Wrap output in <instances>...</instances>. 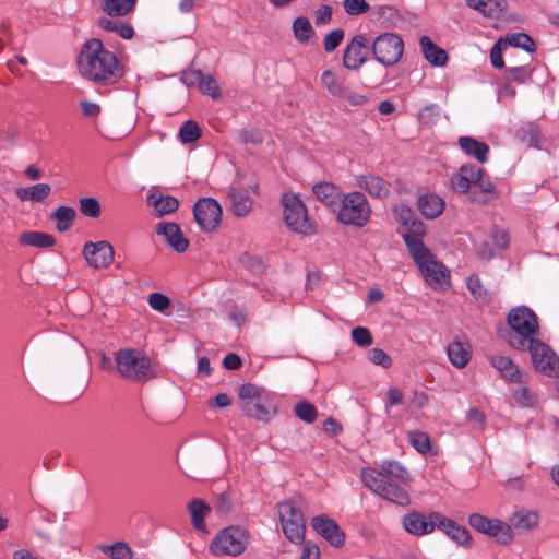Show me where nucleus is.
Listing matches in <instances>:
<instances>
[{"label": "nucleus", "mask_w": 559, "mask_h": 559, "mask_svg": "<svg viewBox=\"0 0 559 559\" xmlns=\"http://www.w3.org/2000/svg\"><path fill=\"white\" fill-rule=\"evenodd\" d=\"M409 475L406 468L395 460H384L379 468L367 467L361 471L364 485L382 499L401 507L411 503L405 489Z\"/></svg>", "instance_id": "obj_1"}, {"label": "nucleus", "mask_w": 559, "mask_h": 559, "mask_svg": "<svg viewBox=\"0 0 559 559\" xmlns=\"http://www.w3.org/2000/svg\"><path fill=\"white\" fill-rule=\"evenodd\" d=\"M78 68L84 79L99 85L116 84L124 75L123 64L98 38H92L82 46Z\"/></svg>", "instance_id": "obj_2"}, {"label": "nucleus", "mask_w": 559, "mask_h": 559, "mask_svg": "<svg viewBox=\"0 0 559 559\" xmlns=\"http://www.w3.org/2000/svg\"><path fill=\"white\" fill-rule=\"evenodd\" d=\"M424 235L425 226L415 224L414 234L405 237V245L425 281L433 288L442 287L449 277V271L425 246Z\"/></svg>", "instance_id": "obj_3"}, {"label": "nucleus", "mask_w": 559, "mask_h": 559, "mask_svg": "<svg viewBox=\"0 0 559 559\" xmlns=\"http://www.w3.org/2000/svg\"><path fill=\"white\" fill-rule=\"evenodd\" d=\"M507 323L511 329L508 344L516 350H526V344L539 334L538 318L526 306L512 308L507 316Z\"/></svg>", "instance_id": "obj_4"}, {"label": "nucleus", "mask_w": 559, "mask_h": 559, "mask_svg": "<svg viewBox=\"0 0 559 559\" xmlns=\"http://www.w3.org/2000/svg\"><path fill=\"white\" fill-rule=\"evenodd\" d=\"M115 361L119 374L133 381H144L154 376L151 360L140 350L123 348L115 353Z\"/></svg>", "instance_id": "obj_5"}, {"label": "nucleus", "mask_w": 559, "mask_h": 559, "mask_svg": "<svg viewBox=\"0 0 559 559\" xmlns=\"http://www.w3.org/2000/svg\"><path fill=\"white\" fill-rule=\"evenodd\" d=\"M370 206L362 192L344 194L340 201L337 219L344 225L364 227L370 219Z\"/></svg>", "instance_id": "obj_6"}, {"label": "nucleus", "mask_w": 559, "mask_h": 559, "mask_svg": "<svg viewBox=\"0 0 559 559\" xmlns=\"http://www.w3.org/2000/svg\"><path fill=\"white\" fill-rule=\"evenodd\" d=\"M282 205L285 223L290 230L306 236L316 233V226L310 222L306 205L299 194L283 193Z\"/></svg>", "instance_id": "obj_7"}, {"label": "nucleus", "mask_w": 559, "mask_h": 559, "mask_svg": "<svg viewBox=\"0 0 559 559\" xmlns=\"http://www.w3.org/2000/svg\"><path fill=\"white\" fill-rule=\"evenodd\" d=\"M248 543V532L239 526L221 530L213 538L210 549L214 556H238Z\"/></svg>", "instance_id": "obj_8"}, {"label": "nucleus", "mask_w": 559, "mask_h": 559, "mask_svg": "<svg viewBox=\"0 0 559 559\" xmlns=\"http://www.w3.org/2000/svg\"><path fill=\"white\" fill-rule=\"evenodd\" d=\"M370 45L373 58L385 68L395 66L403 56L404 43L395 33L380 34Z\"/></svg>", "instance_id": "obj_9"}, {"label": "nucleus", "mask_w": 559, "mask_h": 559, "mask_svg": "<svg viewBox=\"0 0 559 559\" xmlns=\"http://www.w3.org/2000/svg\"><path fill=\"white\" fill-rule=\"evenodd\" d=\"M277 508L285 536L293 543L302 542L306 524L301 510L292 501L282 502Z\"/></svg>", "instance_id": "obj_10"}, {"label": "nucleus", "mask_w": 559, "mask_h": 559, "mask_svg": "<svg viewBox=\"0 0 559 559\" xmlns=\"http://www.w3.org/2000/svg\"><path fill=\"white\" fill-rule=\"evenodd\" d=\"M526 349L536 371L550 378L559 377V357L546 343L536 338L526 344Z\"/></svg>", "instance_id": "obj_11"}, {"label": "nucleus", "mask_w": 559, "mask_h": 559, "mask_svg": "<svg viewBox=\"0 0 559 559\" xmlns=\"http://www.w3.org/2000/svg\"><path fill=\"white\" fill-rule=\"evenodd\" d=\"M222 207L213 198H202L193 206L194 219L204 233L217 228L222 221Z\"/></svg>", "instance_id": "obj_12"}, {"label": "nucleus", "mask_w": 559, "mask_h": 559, "mask_svg": "<svg viewBox=\"0 0 559 559\" xmlns=\"http://www.w3.org/2000/svg\"><path fill=\"white\" fill-rule=\"evenodd\" d=\"M469 525L476 531L487 534L501 544H509L513 539L510 525L498 519H489L479 513H473L468 518Z\"/></svg>", "instance_id": "obj_13"}, {"label": "nucleus", "mask_w": 559, "mask_h": 559, "mask_svg": "<svg viewBox=\"0 0 559 559\" xmlns=\"http://www.w3.org/2000/svg\"><path fill=\"white\" fill-rule=\"evenodd\" d=\"M371 45L367 35L357 34L352 38L344 50V67L348 70H358L368 60Z\"/></svg>", "instance_id": "obj_14"}, {"label": "nucleus", "mask_w": 559, "mask_h": 559, "mask_svg": "<svg viewBox=\"0 0 559 559\" xmlns=\"http://www.w3.org/2000/svg\"><path fill=\"white\" fill-rule=\"evenodd\" d=\"M439 512H430L425 515L417 511L406 513L402 519L403 527L413 535H426L432 533L439 526V520L433 515H440Z\"/></svg>", "instance_id": "obj_15"}, {"label": "nucleus", "mask_w": 559, "mask_h": 559, "mask_svg": "<svg viewBox=\"0 0 559 559\" xmlns=\"http://www.w3.org/2000/svg\"><path fill=\"white\" fill-rule=\"evenodd\" d=\"M114 254L112 246L105 240L97 242L88 241L83 248L84 258L88 265L94 269L107 267L112 262Z\"/></svg>", "instance_id": "obj_16"}, {"label": "nucleus", "mask_w": 559, "mask_h": 559, "mask_svg": "<svg viewBox=\"0 0 559 559\" xmlns=\"http://www.w3.org/2000/svg\"><path fill=\"white\" fill-rule=\"evenodd\" d=\"M311 526L334 547H340L345 542V534L338 524L325 514L313 516Z\"/></svg>", "instance_id": "obj_17"}, {"label": "nucleus", "mask_w": 559, "mask_h": 559, "mask_svg": "<svg viewBox=\"0 0 559 559\" xmlns=\"http://www.w3.org/2000/svg\"><path fill=\"white\" fill-rule=\"evenodd\" d=\"M497 197L498 193L496 186L485 169L481 168V174L474 177V182L471 190V200L479 204H487Z\"/></svg>", "instance_id": "obj_18"}, {"label": "nucleus", "mask_w": 559, "mask_h": 559, "mask_svg": "<svg viewBox=\"0 0 559 559\" xmlns=\"http://www.w3.org/2000/svg\"><path fill=\"white\" fill-rule=\"evenodd\" d=\"M155 233L164 236L167 243L178 253L187 251L189 240L183 236L178 224L160 222L155 226Z\"/></svg>", "instance_id": "obj_19"}, {"label": "nucleus", "mask_w": 559, "mask_h": 559, "mask_svg": "<svg viewBox=\"0 0 559 559\" xmlns=\"http://www.w3.org/2000/svg\"><path fill=\"white\" fill-rule=\"evenodd\" d=\"M481 174V167L477 165H462L459 170L452 175L450 182L452 189L460 194L469 193L473 187L474 177Z\"/></svg>", "instance_id": "obj_20"}, {"label": "nucleus", "mask_w": 559, "mask_h": 559, "mask_svg": "<svg viewBox=\"0 0 559 559\" xmlns=\"http://www.w3.org/2000/svg\"><path fill=\"white\" fill-rule=\"evenodd\" d=\"M490 365L499 371L500 376L510 382L521 383L522 374L516 364L508 356L493 354L489 356Z\"/></svg>", "instance_id": "obj_21"}, {"label": "nucleus", "mask_w": 559, "mask_h": 559, "mask_svg": "<svg viewBox=\"0 0 559 559\" xmlns=\"http://www.w3.org/2000/svg\"><path fill=\"white\" fill-rule=\"evenodd\" d=\"M357 185L365 189L371 197L384 199L390 193V185L383 178L374 175H361L357 177Z\"/></svg>", "instance_id": "obj_22"}, {"label": "nucleus", "mask_w": 559, "mask_h": 559, "mask_svg": "<svg viewBox=\"0 0 559 559\" xmlns=\"http://www.w3.org/2000/svg\"><path fill=\"white\" fill-rule=\"evenodd\" d=\"M417 206L426 218L433 219L442 214L445 202L436 193H425L418 198Z\"/></svg>", "instance_id": "obj_23"}, {"label": "nucleus", "mask_w": 559, "mask_h": 559, "mask_svg": "<svg viewBox=\"0 0 559 559\" xmlns=\"http://www.w3.org/2000/svg\"><path fill=\"white\" fill-rule=\"evenodd\" d=\"M312 192L316 198L331 207L333 211L340 205L342 193L338 188L332 182H320L313 186Z\"/></svg>", "instance_id": "obj_24"}, {"label": "nucleus", "mask_w": 559, "mask_h": 559, "mask_svg": "<svg viewBox=\"0 0 559 559\" xmlns=\"http://www.w3.org/2000/svg\"><path fill=\"white\" fill-rule=\"evenodd\" d=\"M188 512L191 516L192 526L200 532L206 533L205 518L211 513V507L200 498H193L187 506Z\"/></svg>", "instance_id": "obj_25"}, {"label": "nucleus", "mask_w": 559, "mask_h": 559, "mask_svg": "<svg viewBox=\"0 0 559 559\" xmlns=\"http://www.w3.org/2000/svg\"><path fill=\"white\" fill-rule=\"evenodd\" d=\"M439 520L438 528L447 534L451 539L460 545H467L469 543V534L465 527L460 526L455 521L445 518L444 515H433Z\"/></svg>", "instance_id": "obj_26"}, {"label": "nucleus", "mask_w": 559, "mask_h": 559, "mask_svg": "<svg viewBox=\"0 0 559 559\" xmlns=\"http://www.w3.org/2000/svg\"><path fill=\"white\" fill-rule=\"evenodd\" d=\"M419 45L425 59L436 67H443L448 62V53L437 46L428 36H421Z\"/></svg>", "instance_id": "obj_27"}, {"label": "nucleus", "mask_w": 559, "mask_h": 559, "mask_svg": "<svg viewBox=\"0 0 559 559\" xmlns=\"http://www.w3.org/2000/svg\"><path fill=\"white\" fill-rule=\"evenodd\" d=\"M460 148L468 156L476 158L479 163H486L489 155V146L472 136L459 138Z\"/></svg>", "instance_id": "obj_28"}, {"label": "nucleus", "mask_w": 559, "mask_h": 559, "mask_svg": "<svg viewBox=\"0 0 559 559\" xmlns=\"http://www.w3.org/2000/svg\"><path fill=\"white\" fill-rule=\"evenodd\" d=\"M231 204V211L236 216H246L252 206V200L247 191L238 188H231L228 193Z\"/></svg>", "instance_id": "obj_29"}, {"label": "nucleus", "mask_w": 559, "mask_h": 559, "mask_svg": "<svg viewBox=\"0 0 559 559\" xmlns=\"http://www.w3.org/2000/svg\"><path fill=\"white\" fill-rule=\"evenodd\" d=\"M147 203L154 207V213L157 217L174 213L179 206V201L175 197H157L154 193L147 197Z\"/></svg>", "instance_id": "obj_30"}, {"label": "nucleus", "mask_w": 559, "mask_h": 559, "mask_svg": "<svg viewBox=\"0 0 559 559\" xmlns=\"http://www.w3.org/2000/svg\"><path fill=\"white\" fill-rule=\"evenodd\" d=\"M466 4L487 17H498L504 10V0H466Z\"/></svg>", "instance_id": "obj_31"}, {"label": "nucleus", "mask_w": 559, "mask_h": 559, "mask_svg": "<svg viewBox=\"0 0 559 559\" xmlns=\"http://www.w3.org/2000/svg\"><path fill=\"white\" fill-rule=\"evenodd\" d=\"M51 192V188L48 183H36L32 187L27 188H17L15 190V194L20 201H33V202H41L44 201Z\"/></svg>", "instance_id": "obj_32"}, {"label": "nucleus", "mask_w": 559, "mask_h": 559, "mask_svg": "<svg viewBox=\"0 0 559 559\" xmlns=\"http://www.w3.org/2000/svg\"><path fill=\"white\" fill-rule=\"evenodd\" d=\"M19 241L22 246H29L35 248H49L56 243L53 236L41 231H24L20 235Z\"/></svg>", "instance_id": "obj_33"}, {"label": "nucleus", "mask_w": 559, "mask_h": 559, "mask_svg": "<svg viewBox=\"0 0 559 559\" xmlns=\"http://www.w3.org/2000/svg\"><path fill=\"white\" fill-rule=\"evenodd\" d=\"M98 25L102 29L119 35L123 39H131L135 32L130 23L122 22L119 20H112L110 17H100Z\"/></svg>", "instance_id": "obj_34"}, {"label": "nucleus", "mask_w": 559, "mask_h": 559, "mask_svg": "<svg viewBox=\"0 0 559 559\" xmlns=\"http://www.w3.org/2000/svg\"><path fill=\"white\" fill-rule=\"evenodd\" d=\"M136 0H103L102 9L110 17L124 16L135 7Z\"/></svg>", "instance_id": "obj_35"}, {"label": "nucleus", "mask_w": 559, "mask_h": 559, "mask_svg": "<svg viewBox=\"0 0 559 559\" xmlns=\"http://www.w3.org/2000/svg\"><path fill=\"white\" fill-rule=\"evenodd\" d=\"M76 217V211L70 206H59L50 214L51 219H56V229L59 233L69 230Z\"/></svg>", "instance_id": "obj_36"}, {"label": "nucleus", "mask_w": 559, "mask_h": 559, "mask_svg": "<svg viewBox=\"0 0 559 559\" xmlns=\"http://www.w3.org/2000/svg\"><path fill=\"white\" fill-rule=\"evenodd\" d=\"M466 285L469 293L478 302L489 304L492 300L491 293L483 286L481 281L477 275H469L466 278Z\"/></svg>", "instance_id": "obj_37"}, {"label": "nucleus", "mask_w": 559, "mask_h": 559, "mask_svg": "<svg viewBox=\"0 0 559 559\" xmlns=\"http://www.w3.org/2000/svg\"><path fill=\"white\" fill-rule=\"evenodd\" d=\"M241 409L243 413L257 420L269 421L272 417V412L269 407L264 406L260 402L247 401L241 403Z\"/></svg>", "instance_id": "obj_38"}, {"label": "nucleus", "mask_w": 559, "mask_h": 559, "mask_svg": "<svg viewBox=\"0 0 559 559\" xmlns=\"http://www.w3.org/2000/svg\"><path fill=\"white\" fill-rule=\"evenodd\" d=\"M293 31L295 38L301 44H307L314 34L313 27L306 16L295 19L293 22Z\"/></svg>", "instance_id": "obj_39"}, {"label": "nucleus", "mask_w": 559, "mask_h": 559, "mask_svg": "<svg viewBox=\"0 0 559 559\" xmlns=\"http://www.w3.org/2000/svg\"><path fill=\"white\" fill-rule=\"evenodd\" d=\"M504 45L508 48L509 46L514 48H521L527 52H534L536 50V45L533 38L525 33H515L508 35L503 38Z\"/></svg>", "instance_id": "obj_40"}, {"label": "nucleus", "mask_w": 559, "mask_h": 559, "mask_svg": "<svg viewBox=\"0 0 559 559\" xmlns=\"http://www.w3.org/2000/svg\"><path fill=\"white\" fill-rule=\"evenodd\" d=\"M449 360L456 368H463L469 360V353L460 342H453L448 346Z\"/></svg>", "instance_id": "obj_41"}, {"label": "nucleus", "mask_w": 559, "mask_h": 559, "mask_svg": "<svg viewBox=\"0 0 559 559\" xmlns=\"http://www.w3.org/2000/svg\"><path fill=\"white\" fill-rule=\"evenodd\" d=\"M201 129L197 121L187 120L179 129V140L183 144H189L198 141L201 138Z\"/></svg>", "instance_id": "obj_42"}, {"label": "nucleus", "mask_w": 559, "mask_h": 559, "mask_svg": "<svg viewBox=\"0 0 559 559\" xmlns=\"http://www.w3.org/2000/svg\"><path fill=\"white\" fill-rule=\"evenodd\" d=\"M321 83L334 97H341L345 88L342 81L331 70H325L321 74Z\"/></svg>", "instance_id": "obj_43"}, {"label": "nucleus", "mask_w": 559, "mask_h": 559, "mask_svg": "<svg viewBox=\"0 0 559 559\" xmlns=\"http://www.w3.org/2000/svg\"><path fill=\"white\" fill-rule=\"evenodd\" d=\"M80 212L91 218H98L102 214L100 203L96 198L86 197L79 200Z\"/></svg>", "instance_id": "obj_44"}, {"label": "nucleus", "mask_w": 559, "mask_h": 559, "mask_svg": "<svg viewBox=\"0 0 559 559\" xmlns=\"http://www.w3.org/2000/svg\"><path fill=\"white\" fill-rule=\"evenodd\" d=\"M295 414L300 420L307 424L314 423L318 417L316 406L307 401H300L295 405Z\"/></svg>", "instance_id": "obj_45"}, {"label": "nucleus", "mask_w": 559, "mask_h": 559, "mask_svg": "<svg viewBox=\"0 0 559 559\" xmlns=\"http://www.w3.org/2000/svg\"><path fill=\"white\" fill-rule=\"evenodd\" d=\"M103 551L110 559H132V549L123 542L104 546Z\"/></svg>", "instance_id": "obj_46"}, {"label": "nucleus", "mask_w": 559, "mask_h": 559, "mask_svg": "<svg viewBox=\"0 0 559 559\" xmlns=\"http://www.w3.org/2000/svg\"><path fill=\"white\" fill-rule=\"evenodd\" d=\"M411 444L421 454H426L431 449L430 438L428 433L414 430L408 433Z\"/></svg>", "instance_id": "obj_47"}, {"label": "nucleus", "mask_w": 559, "mask_h": 559, "mask_svg": "<svg viewBox=\"0 0 559 559\" xmlns=\"http://www.w3.org/2000/svg\"><path fill=\"white\" fill-rule=\"evenodd\" d=\"M441 115V108L438 104H429L418 112V120L421 124L432 126L437 123Z\"/></svg>", "instance_id": "obj_48"}, {"label": "nucleus", "mask_w": 559, "mask_h": 559, "mask_svg": "<svg viewBox=\"0 0 559 559\" xmlns=\"http://www.w3.org/2000/svg\"><path fill=\"white\" fill-rule=\"evenodd\" d=\"M538 524V515L535 512L519 513L514 516V526L518 530L528 531Z\"/></svg>", "instance_id": "obj_49"}, {"label": "nucleus", "mask_w": 559, "mask_h": 559, "mask_svg": "<svg viewBox=\"0 0 559 559\" xmlns=\"http://www.w3.org/2000/svg\"><path fill=\"white\" fill-rule=\"evenodd\" d=\"M400 219H401L402 224L407 227V230L402 234L404 240H405V237L407 235H413L414 234L415 224L418 223L421 226H424L423 222L417 219V217L415 216L414 212L411 209H408V207H405V209L402 207L401 209Z\"/></svg>", "instance_id": "obj_50"}, {"label": "nucleus", "mask_w": 559, "mask_h": 559, "mask_svg": "<svg viewBox=\"0 0 559 559\" xmlns=\"http://www.w3.org/2000/svg\"><path fill=\"white\" fill-rule=\"evenodd\" d=\"M345 32L342 28L334 29L325 35L323 48L326 52H333L344 39Z\"/></svg>", "instance_id": "obj_51"}, {"label": "nucleus", "mask_w": 559, "mask_h": 559, "mask_svg": "<svg viewBox=\"0 0 559 559\" xmlns=\"http://www.w3.org/2000/svg\"><path fill=\"white\" fill-rule=\"evenodd\" d=\"M489 236L497 249L504 250L509 247L510 237L504 229L498 226H493L490 230Z\"/></svg>", "instance_id": "obj_52"}, {"label": "nucleus", "mask_w": 559, "mask_h": 559, "mask_svg": "<svg viewBox=\"0 0 559 559\" xmlns=\"http://www.w3.org/2000/svg\"><path fill=\"white\" fill-rule=\"evenodd\" d=\"M343 7L348 15H360L370 9L366 0H344Z\"/></svg>", "instance_id": "obj_53"}, {"label": "nucleus", "mask_w": 559, "mask_h": 559, "mask_svg": "<svg viewBox=\"0 0 559 559\" xmlns=\"http://www.w3.org/2000/svg\"><path fill=\"white\" fill-rule=\"evenodd\" d=\"M340 98H343L347 100V103L352 107H362L367 102L368 97L357 91L350 90L349 87L345 86L343 90V94Z\"/></svg>", "instance_id": "obj_54"}, {"label": "nucleus", "mask_w": 559, "mask_h": 559, "mask_svg": "<svg viewBox=\"0 0 559 559\" xmlns=\"http://www.w3.org/2000/svg\"><path fill=\"white\" fill-rule=\"evenodd\" d=\"M352 338L360 347H367L372 344V335L367 328L357 326L352 330Z\"/></svg>", "instance_id": "obj_55"}, {"label": "nucleus", "mask_w": 559, "mask_h": 559, "mask_svg": "<svg viewBox=\"0 0 559 559\" xmlns=\"http://www.w3.org/2000/svg\"><path fill=\"white\" fill-rule=\"evenodd\" d=\"M200 90L212 98L219 96V88L216 81L210 75H202L199 80Z\"/></svg>", "instance_id": "obj_56"}, {"label": "nucleus", "mask_w": 559, "mask_h": 559, "mask_svg": "<svg viewBox=\"0 0 559 559\" xmlns=\"http://www.w3.org/2000/svg\"><path fill=\"white\" fill-rule=\"evenodd\" d=\"M504 49H507V47L504 45L503 38L497 40L490 49V60L493 68L502 69L504 67V61L502 58V51Z\"/></svg>", "instance_id": "obj_57"}, {"label": "nucleus", "mask_w": 559, "mask_h": 559, "mask_svg": "<svg viewBox=\"0 0 559 559\" xmlns=\"http://www.w3.org/2000/svg\"><path fill=\"white\" fill-rule=\"evenodd\" d=\"M368 358L371 362L383 368H389L392 364L391 357L381 348H372L368 353Z\"/></svg>", "instance_id": "obj_58"}, {"label": "nucleus", "mask_w": 559, "mask_h": 559, "mask_svg": "<svg viewBox=\"0 0 559 559\" xmlns=\"http://www.w3.org/2000/svg\"><path fill=\"white\" fill-rule=\"evenodd\" d=\"M215 509L221 513H228L233 509L231 493L229 490L216 495Z\"/></svg>", "instance_id": "obj_59"}, {"label": "nucleus", "mask_w": 559, "mask_h": 559, "mask_svg": "<svg viewBox=\"0 0 559 559\" xmlns=\"http://www.w3.org/2000/svg\"><path fill=\"white\" fill-rule=\"evenodd\" d=\"M148 305L152 309L164 312L170 306L169 298L162 293H152L148 296Z\"/></svg>", "instance_id": "obj_60"}, {"label": "nucleus", "mask_w": 559, "mask_h": 559, "mask_svg": "<svg viewBox=\"0 0 559 559\" xmlns=\"http://www.w3.org/2000/svg\"><path fill=\"white\" fill-rule=\"evenodd\" d=\"M261 396V389L252 383L242 384L239 390V399L241 400H259Z\"/></svg>", "instance_id": "obj_61"}, {"label": "nucleus", "mask_w": 559, "mask_h": 559, "mask_svg": "<svg viewBox=\"0 0 559 559\" xmlns=\"http://www.w3.org/2000/svg\"><path fill=\"white\" fill-rule=\"evenodd\" d=\"M466 419H467L468 424H471L474 429H481L486 421L485 414L475 407L471 408L467 412Z\"/></svg>", "instance_id": "obj_62"}, {"label": "nucleus", "mask_w": 559, "mask_h": 559, "mask_svg": "<svg viewBox=\"0 0 559 559\" xmlns=\"http://www.w3.org/2000/svg\"><path fill=\"white\" fill-rule=\"evenodd\" d=\"M507 73L509 74L512 81L518 83L526 82V80L531 75L528 69L524 66L510 67L507 69Z\"/></svg>", "instance_id": "obj_63"}, {"label": "nucleus", "mask_w": 559, "mask_h": 559, "mask_svg": "<svg viewBox=\"0 0 559 559\" xmlns=\"http://www.w3.org/2000/svg\"><path fill=\"white\" fill-rule=\"evenodd\" d=\"M332 14H333V11L330 5H326V4L320 5L314 12L316 24L319 26V25H324V24L329 23L332 19Z\"/></svg>", "instance_id": "obj_64"}]
</instances>
